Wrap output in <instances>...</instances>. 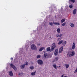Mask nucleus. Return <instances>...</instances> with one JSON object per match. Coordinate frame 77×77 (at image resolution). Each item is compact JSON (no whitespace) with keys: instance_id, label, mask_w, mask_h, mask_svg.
<instances>
[{"instance_id":"f257e3e1","label":"nucleus","mask_w":77,"mask_h":77,"mask_svg":"<svg viewBox=\"0 0 77 77\" xmlns=\"http://www.w3.org/2000/svg\"><path fill=\"white\" fill-rule=\"evenodd\" d=\"M56 44L55 43H53L51 45V49L50 50V51H52L54 50L55 48H56Z\"/></svg>"},{"instance_id":"f03ea898","label":"nucleus","mask_w":77,"mask_h":77,"mask_svg":"<svg viewBox=\"0 0 77 77\" xmlns=\"http://www.w3.org/2000/svg\"><path fill=\"white\" fill-rule=\"evenodd\" d=\"M37 63L38 65H40L41 66H42V65H43L44 62L41 59H39L37 60Z\"/></svg>"},{"instance_id":"7ed1b4c3","label":"nucleus","mask_w":77,"mask_h":77,"mask_svg":"<svg viewBox=\"0 0 77 77\" xmlns=\"http://www.w3.org/2000/svg\"><path fill=\"white\" fill-rule=\"evenodd\" d=\"M31 48L32 50H36L37 48H36V46L34 44H32L31 46Z\"/></svg>"},{"instance_id":"20e7f679","label":"nucleus","mask_w":77,"mask_h":77,"mask_svg":"<svg viewBox=\"0 0 77 77\" xmlns=\"http://www.w3.org/2000/svg\"><path fill=\"white\" fill-rule=\"evenodd\" d=\"M58 54H59V51H58V49H56L54 51V54L55 56H57Z\"/></svg>"},{"instance_id":"39448f33","label":"nucleus","mask_w":77,"mask_h":77,"mask_svg":"<svg viewBox=\"0 0 77 77\" xmlns=\"http://www.w3.org/2000/svg\"><path fill=\"white\" fill-rule=\"evenodd\" d=\"M10 66L11 67L13 68L14 69L15 71H17V69L16 67L15 66H14V65L12 64H10Z\"/></svg>"},{"instance_id":"423d86ee","label":"nucleus","mask_w":77,"mask_h":77,"mask_svg":"<svg viewBox=\"0 0 77 77\" xmlns=\"http://www.w3.org/2000/svg\"><path fill=\"white\" fill-rule=\"evenodd\" d=\"M71 51H69L67 53V56L68 57H69L71 56Z\"/></svg>"},{"instance_id":"0eeeda50","label":"nucleus","mask_w":77,"mask_h":77,"mask_svg":"<svg viewBox=\"0 0 77 77\" xmlns=\"http://www.w3.org/2000/svg\"><path fill=\"white\" fill-rule=\"evenodd\" d=\"M63 47L62 46L59 49V53H61L63 51Z\"/></svg>"},{"instance_id":"6e6552de","label":"nucleus","mask_w":77,"mask_h":77,"mask_svg":"<svg viewBox=\"0 0 77 77\" xmlns=\"http://www.w3.org/2000/svg\"><path fill=\"white\" fill-rule=\"evenodd\" d=\"M63 36V34H57L56 35V37H61V36Z\"/></svg>"},{"instance_id":"1a4fd4ad","label":"nucleus","mask_w":77,"mask_h":77,"mask_svg":"<svg viewBox=\"0 0 77 77\" xmlns=\"http://www.w3.org/2000/svg\"><path fill=\"white\" fill-rule=\"evenodd\" d=\"M75 43L73 42L72 44V50H74V49H75Z\"/></svg>"},{"instance_id":"9d476101","label":"nucleus","mask_w":77,"mask_h":77,"mask_svg":"<svg viewBox=\"0 0 77 77\" xmlns=\"http://www.w3.org/2000/svg\"><path fill=\"white\" fill-rule=\"evenodd\" d=\"M62 45H63V46H65V45H66V41H63V42H62Z\"/></svg>"},{"instance_id":"9b49d317","label":"nucleus","mask_w":77,"mask_h":77,"mask_svg":"<svg viewBox=\"0 0 77 77\" xmlns=\"http://www.w3.org/2000/svg\"><path fill=\"white\" fill-rule=\"evenodd\" d=\"M71 56H73L75 55V52L73 51H71Z\"/></svg>"},{"instance_id":"f8f14e48","label":"nucleus","mask_w":77,"mask_h":77,"mask_svg":"<svg viewBox=\"0 0 77 77\" xmlns=\"http://www.w3.org/2000/svg\"><path fill=\"white\" fill-rule=\"evenodd\" d=\"M13 73H12V71H10L9 72V75H10V76L12 77V76H13Z\"/></svg>"},{"instance_id":"ddd939ff","label":"nucleus","mask_w":77,"mask_h":77,"mask_svg":"<svg viewBox=\"0 0 77 77\" xmlns=\"http://www.w3.org/2000/svg\"><path fill=\"white\" fill-rule=\"evenodd\" d=\"M54 24H55L56 26H59L60 23L59 22H53Z\"/></svg>"},{"instance_id":"4468645a","label":"nucleus","mask_w":77,"mask_h":77,"mask_svg":"<svg viewBox=\"0 0 77 77\" xmlns=\"http://www.w3.org/2000/svg\"><path fill=\"white\" fill-rule=\"evenodd\" d=\"M36 71L32 72L31 73V75L32 76H33V75H35V74H36Z\"/></svg>"},{"instance_id":"2eb2a0df","label":"nucleus","mask_w":77,"mask_h":77,"mask_svg":"<svg viewBox=\"0 0 77 77\" xmlns=\"http://www.w3.org/2000/svg\"><path fill=\"white\" fill-rule=\"evenodd\" d=\"M52 66L54 67V68L56 69H57V66L56 65V64H53L52 65Z\"/></svg>"},{"instance_id":"dca6fc26","label":"nucleus","mask_w":77,"mask_h":77,"mask_svg":"<svg viewBox=\"0 0 77 77\" xmlns=\"http://www.w3.org/2000/svg\"><path fill=\"white\" fill-rule=\"evenodd\" d=\"M25 66L26 65H25V64L21 65L20 66V68L21 69H23V68H24V67H25Z\"/></svg>"},{"instance_id":"f3484780","label":"nucleus","mask_w":77,"mask_h":77,"mask_svg":"<svg viewBox=\"0 0 77 77\" xmlns=\"http://www.w3.org/2000/svg\"><path fill=\"white\" fill-rule=\"evenodd\" d=\"M57 33H60V29L59 28L57 29Z\"/></svg>"},{"instance_id":"a211bd4d","label":"nucleus","mask_w":77,"mask_h":77,"mask_svg":"<svg viewBox=\"0 0 77 77\" xmlns=\"http://www.w3.org/2000/svg\"><path fill=\"white\" fill-rule=\"evenodd\" d=\"M44 57H47V52H45V51H44Z\"/></svg>"},{"instance_id":"6ab92c4d","label":"nucleus","mask_w":77,"mask_h":77,"mask_svg":"<svg viewBox=\"0 0 77 77\" xmlns=\"http://www.w3.org/2000/svg\"><path fill=\"white\" fill-rule=\"evenodd\" d=\"M59 60V57H56L54 60V62H56V61H57V60Z\"/></svg>"},{"instance_id":"aec40b11","label":"nucleus","mask_w":77,"mask_h":77,"mask_svg":"<svg viewBox=\"0 0 77 77\" xmlns=\"http://www.w3.org/2000/svg\"><path fill=\"white\" fill-rule=\"evenodd\" d=\"M44 49V48L42 47L40 48L39 50V51H42V50H43Z\"/></svg>"},{"instance_id":"412c9836","label":"nucleus","mask_w":77,"mask_h":77,"mask_svg":"<svg viewBox=\"0 0 77 77\" xmlns=\"http://www.w3.org/2000/svg\"><path fill=\"white\" fill-rule=\"evenodd\" d=\"M63 42V40H60V41L58 44V45H60V44H62V42Z\"/></svg>"},{"instance_id":"4be33fe9","label":"nucleus","mask_w":77,"mask_h":77,"mask_svg":"<svg viewBox=\"0 0 77 77\" xmlns=\"http://www.w3.org/2000/svg\"><path fill=\"white\" fill-rule=\"evenodd\" d=\"M64 65L66 66V68H68L69 67V64H65Z\"/></svg>"},{"instance_id":"5701e85b","label":"nucleus","mask_w":77,"mask_h":77,"mask_svg":"<svg viewBox=\"0 0 77 77\" xmlns=\"http://www.w3.org/2000/svg\"><path fill=\"white\" fill-rule=\"evenodd\" d=\"M73 14H76V9H75L73 11Z\"/></svg>"},{"instance_id":"b1692460","label":"nucleus","mask_w":77,"mask_h":77,"mask_svg":"<svg viewBox=\"0 0 77 77\" xmlns=\"http://www.w3.org/2000/svg\"><path fill=\"white\" fill-rule=\"evenodd\" d=\"M62 38H63L62 37H61L58 38L57 39V41H60V40H61V39H62Z\"/></svg>"},{"instance_id":"393cba45","label":"nucleus","mask_w":77,"mask_h":77,"mask_svg":"<svg viewBox=\"0 0 77 77\" xmlns=\"http://www.w3.org/2000/svg\"><path fill=\"white\" fill-rule=\"evenodd\" d=\"M65 21V19H63L61 20V23H63Z\"/></svg>"},{"instance_id":"a878e982","label":"nucleus","mask_w":77,"mask_h":77,"mask_svg":"<svg viewBox=\"0 0 77 77\" xmlns=\"http://www.w3.org/2000/svg\"><path fill=\"white\" fill-rule=\"evenodd\" d=\"M46 50H47V51H50V50H51L50 48V47L48 48H47Z\"/></svg>"},{"instance_id":"bb28decb","label":"nucleus","mask_w":77,"mask_h":77,"mask_svg":"<svg viewBox=\"0 0 77 77\" xmlns=\"http://www.w3.org/2000/svg\"><path fill=\"white\" fill-rule=\"evenodd\" d=\"M70 26L71 27H74V23H70Z\"/></svg>"},{"instance_id":"cd10ccee","label":"nucleus","mask_w":77,"mask_h":77,"mask_svg":"<svg viewBox=\"0 0 77 77\" xmlns=\"http://www.w3.org/2000/svg\"><path fill=\"white\" fill-rule=\"evenodd\" d=\"M18 75H21H21H23V73L21 72V73H20V72H19L18 73Z\"/></svg>"},{"instance_id":"c85d7f7f","label":"nucleus","mask_w":77,"mask_h":77,"mask_svg":"<svg viewBox=\"0 0 77 77\" xmlns=\"http://www.w3.org/2000/svg\"><path fill=\"white\" fill-rule=\"evenodd\" d=\"M53 24H54V23H53V22L49 23V24L50 25V26H53Z\"/></svg>"},{"instance_id":"c756f323","label":"nucleus","mask_w":77,"mask_h":77,"mask_svg":"<svg viewBox=\"0 0 77 77\" xmlns=\"http://www.w3.org/2000/svg\"><path fill=\"white\" fill-rule=\"evenodd\" d=\"M69 7L70 8V9H71V8H72V7H72V5H69Z\"/></svg>"},{"instance_id":"7c9ffc66","label":"nucleus","mask_w":77,"mask_h":77,"mask_svg":"<svg viewBox=\"0 0 77 77\" xmlns=\"http://www.w3.org/2000/svg\"><path fill=\"white\" fill-rule=\"evenodd\" d=\"M65 24H66V23L65 22L62 25V26H65Z\"/></svg>"},{"instance_id":"2f4dec72","label":"nucleus","mask_w":77,"mask_h":77,"mask_svg":"<svg viewBox=\"0 0 77 77\" xmlns=\"http://www.w3.org/2000/svg\"><path fill=\"white\" fill-rule=\"evenodd\" d=\"M69 1H70L71 2H72V3H74L75 2V0H69Z\"/></svg>"},{"instance_id":"473e14b6","label":"nucleus","mask_w":77,"mask_h":77,"mask_svg":"<svg viewBox=\"0 0 77 77\" xmlns=\"http://www.w3.org/2000/svg\"><path fill=\"white\" fill-rule=\"evenodd\" d=\"M63 11V8H61V10L59 9V12H62Z\"/></svg>"},{"instance_id":"72a5a7b5","label":"nucleus","mask_w":77,"mask_h":77,"mask_svg":"<svg viewBox=\"0 0 77 77\" xmlns=\"http://www.w3.org/2000/svg\"><path fill=\"white\" fill-rule=\"evenodd\" d=\"M37 58H40L41 57V55H38L37 56Z\"/></svg>"},{"instance_id":"f704fd0d","label":"nucleus","mask_w":77,"mask_h":77,"mask_svg":"<svg viewBox=\"0 0 77 77\" xmlns=\"http://www.w3.org/2000/svg\"><path fill=\"white\" fill-rule=\"evenodd\" d=\"M29 64V63H28V62H25V65H28Z\"/></svg>"},{"instance_id":"c9c22d12","label":"nucleus","mask_w":77,"mask_h":77,"mask_svg":"<svg viewBox=\"0 0 77 77\" xmlns=\"http://www.w3.org/2000/svg\"><path fill=\"white\" fill-rule=\"evenodd\" d=\"M30 68L31 69H34V67L33 66H32L30 67Z\"/></svg>"},{"instance_id":"e433bc0d","label":"nucleus","mask_w":77,"mask_h":77,"mask_svg":"<svg viewBox=\"0 0 77 77\" xmlns=\"http://www.w3.org/2000/svg\"><path fill=\"white\" fill-rule=\"evenodd\" d=\"M69 4H71V1H69Z\"/></svg>"},{"instance_id":"4c0bfd02","label":"nucleus","mask_w":77,"mask_h":77,"mask_svg":"<svg viewBox=\"0 0 77 77\" xmlns=\"http://www.w3.org/2000/svg\"><path fill=\"white\" fill-rule=\"evenodd\" d=\"M63 75H65V74H63L61 76V77H63Z\"/></svg>"},{"instance_id":"58836bf2","label":"nucleus","mask_w":77,"mask_h":77,"mask_svg":"<svg viewBox=\"0 0 77 77\" xmlns=\"http://www.w3.org/2000/svg\"><path fill=\"white\" fill-rule=\"evenodd\" d=\"M60 66H57V68H60Z\"/></svg>"},{"instance_id":"ea45409f","label":"nucleus","mask_w":77,"mask_h":77,"mask_svg":"<svg viewBox=\"0 0 77 77\" xmlns=\"http://www.w3.org/2000/svg\"><path fill=\"white\" fill-rule=\"evenodd\" d=\"M38 45L39 46L40 45V44H38Z\"/></svg>"},{"instance_id":"a19ab883","label":"nucleus","mask_w":77,"mask_h":77,"mask_svg":"<svg viewBox=\"0 0 77 77\" xmlns=\"http://www.w3.org/2000/svg\"><path fill=\"white\" fill-rule=\"evenodd\" d=\"M11 60H12L13 59V58H11Z\"/></svg>"}]
</instances>
